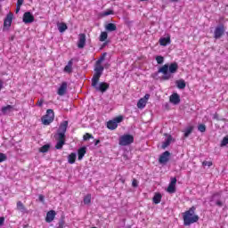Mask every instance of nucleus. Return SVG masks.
<instances>
[{
  "label": "nucleus",
  "instance_id": "f257e3e1",
  "mask_svg": "<svg viewBox=\"0 0 228 228\" xmlns=\"http://www.w3.org/2000/svg\"><path fill=\"white\" fill-rule=\"evenodd\" d=\"M179 70V64L177 62H173L169 66L168 64H165L160 69H159V73L164 74L162 77L163 81H168L171 79L172 74H175Z\"/></svg>",
  "mask_w": 228,
  "mask_h": 228
},
{
  "label": "nucleus",
  "instance_id": "f03ea898",
  "mask_svg": "<svg viewBox=\"0 0 228 228\" xmlns=\"http://www.w3.org/2000/svg\"><path fill=\"white\" fill-rule=\"evenodd\" d=\"M196 209L197 208L191 207L183 214V225L185 227H190L191 224H197L199 222L200 217L195 214Z\"/></svg>",
  "mask_w": 228,
  "mask_h": 228
},
{
  "label": "nucleus",
  "instance_id": "7ed1b4c3",
  "mask_svg": "<svg viewBox=\"0 0 228 228\" xmlns=\"http://www.w3.org/2000/svg\"><path fill=\"white\" fill-rule=\"evenodd\" d=\"M41 122L44 126H50L52 122H54V110L48 109L46 114L41 118Z\"/></svg>",
  "mask_w": 228,
  "mask_h": 228
},
{
  "label": "nucleus",
  "instance_id": "20e7f679",
  "mask_svg": "<svg viewBox=\"0 0 228 228\" xmlns=\"http://www.w3.org/2000/svg\"><path fill=\"white\" fill-rule=\"evenodd\" d=\"M131 143H134V136L126 134L119 137L118 145L121 147H127V145H131Z\"/></svg>",
  "mask_w": 228,
  "mask_h": 228
},
{
  "label": "nucleus",
  "instance_id": "39448f33",
  "mask_svg": "<svg viewBox=\"0 0 228 228\" xmlns=\"http://www.w3.org/2000/svg\"><path fill=\"white\" fill-rule=\"evenodd\" d=\"M124 120V116H118L114 118L112 120L107 122V127L110 131H115L117 127H118V124Z\"/></svg>",
  "mask_w": 228,
  "mask_h": 228
},
{
  "label": "nucleus",
  "instance_id": "423d86ee",
  "mask_svg": "<svg viewBox=\"0 0 228 228\" xmlns=\"http://www.w3.org/2000/svg\"><path fill=\"white\" fill-rule=\"evenodd\" d=\"M92 86L96 90V92H102V94H104L109 88H110V84L106 82H96L95 84L94 81H92Z\"/></svg>",
  "mask_w": 228,
  "mask_h": 228
},
{
  "label": "nucleus",
  "instance_id": "0eeeda50",
  "mask_svg": "<svg viewBox=\"0 0 228 228\" xmlns=\"http://www.w3.org/2000/svg\"><path fill=\"white\" fill-rule=\"evenodd\" d=\"M104 71V67L102 65H96L94 68V74L93 76L92 81H94V85L96 83H99V79H101V77L102 76V72Z\"/></svg>",
  "mask_w": 228,
  "mask_h": 228
},
{
  "label": "nucleus",
  "instance_id": "6e6552de",
  "mask_svg": "<svg viewBox=\"0 0 228 228\" xmlns=\"http://www.w3.org/2000/svg\"><path fill=\"white\" fill-rule=\"evenodd\" d=\"M224 35H225V25L220 24L219 26L216 27L214 31V38H216V40H218L223 37Z\"/></svg>",
  "mask_w": 228,
  "mask_h": 228
},
{
  "label": "nucleus",
  "instance_id": "1a4fd4ad",
  "mask_svg": "<svg viewBox=\"0 0 228 228\" xmlns=\"http://www.w3.org/2000/svg\"><path fill=\"white\" fill-rule=\"evenodd\" d=\"M67 127H69V121L65 120L62 121L59 126L58 130V136H61V138H65V133H67Z\"/></svg>",
  "mask_w": 228,
  "mask_h": 228
},
{
  "label": "nucleus",
  "instance_id": "9d476101",
  "mask_svg": "<svg viewBox=\"0 0 228 228\" xmlns=\"http://www.w3.org/2000/svg\"><path fill=\"white\" fill-rule=\"evenodd\" d=\"M12 20H13V13L9 12L4 20V28H6L7 29H9L12 27Z\"/></svg>",
  "mask_w": 228,
  "mask_h": 228
},
{
  "label": "nucleus",
  "instance_id": "9b49d317",
  "mask_svg": "<svg viewBox=\"0 0 228 228\" xmlns=\"http://www.w3.org/2000/svg\"><path fill=\"white\" fill-rule=\"evenodd\" d=\"M169 160H170V151H164L159 159V163H161L162 165H166V163H168Z\"/></svg>",
  "mask_w": 228,
  "mask_h": 228
},
{
  "label": "nucleus",
  "instance_id": "f8f14e48",
  "mask_svg": "<svg viewBox=\"0 0 228 228\" xmlns=\"http://www.w3.org/2000/svg\"><path fill=\"white\" fill-rule=\"evenodd\" d=\"M85 45H86V35L79 34L77 47L78 49H85Z\"/></svg>",
  "mask_w": 228,
  "mask_h": 228
},
{
  "label": "nucleus",
  "instance_id": "ddd939ff",
  "mask_svg": "<svg viewBox=\"0 0 228 228\" xmlns=\"http://www.w3.org/2000/svg\"><path fill=\"white\" fill-rule=\"evenodd\" d=\"M34 20L35 16H33L31 12H27L23 14V22H25V24H31V22H34Z\"/></svg>",
  "mask_w": 228,
  "mask_h": 228
},
{
  "label": "nucleus",
  "instance_id": "4468645a",
  "mask_svg": "<svg viewBox=\"0 0 228 228\" xmlns=\"http://www.w3.org/2000/svg\"><path fill=\"white\" fill-rule=\"evenodd\" d=\"M220 197H222V193L216 192L212 196L211 201L216 202V206L222 208V206H224V203L220 200Z\"/></svg>",
  "mask_w": 228,
  "mask_h": 228
},
{
  "label": "nucleus",
  "instance_id": "2eb2a0df",
  "mask_svg": "<svg viewBox=\"0 0 228 228\" xmlns=\"http://www.w3.org/2000/svg\"><path fill=\"white\" fill-rule=\"evenodd\" d=\"M169 101L170 102H172V104L177 105L179 104V102H181V96L179 95V94L174 93L169 97Z\"/></svg>",
  "mask_w": 228,
  "mask_h": 228
},
{
  "label": "nucleus",
  "instance_id": "dca6fc26",
  "mask_svg": "<svg viewBox=\"0 0 228 228\" xmlns=\"http://www.w3.org/2000/svg\"><path fill=\"white\" fill-rule=\"evenodd\" d=\"M57 94L61 97H63V95H65V94H67V82L61 83V86L59 87V89L57 91Z\"/></svg>",
  "mask_w": 228,
  "mask_h": 228
},
{
  "label": "nucleus",
  "instance_id": "f3484780",
  "mask_svg": "<svg viewBox=\"0 0 228 228\" xmlns=\"http://www.w3.org/2000/svg\"><path fill=\"white\" fill-rule=\"evenodd\" d=\"M54 216H56V211L54 210L48 211L46 214L45 222H47L48 224H51V222L54 220Z\"/></svg>",
  "mask_w": 228,
  "mask_h": 228
},
{
  "label": "nucleus",
  "instance_id": "a211bd4d",
  "mask_svg": "<svg viewBox=\"0 0 228 228\" xmlns=\"http://www.w3.org/2000/svg\"><path fill=\"white\" fill-rule=\"evenodd\" d=\"M57 143L55 145V149H57L58 151L63 149V146L65 145V137H61V136H58V139H57Z\"/></svg>",
  "mask_w": 228,
  "mask_h": 228
},
{
  "label": "nucleus",
  "instance_id": "6ab92c4d",
  "mask_svg": "<svg viewBox=\"0 0 228 228\" xmlns=\"http://www.w3.org/2000/svg\"><path fill=\"white\" fill-rule=\"evenodd\" d=\"M72 65H74V61L71 59L68 61V64L64 67V72L67 74H72Z\"/></svg>",
  "mask_w": 228,
  "mask_h": 228
},
{
  "label": "nucleus",
  "instance_id": "aec40b11",
  "mask_svg": "<svg viewBox=\"0 0 228 228\" xmlns=\"http://www.w3.org/2000/svg\"><path fill=\"white\" fill-rule=\"evenodd\" d=\"M159 44L163 47H167V45L171 44L170 37L160 38L159 39Z\"/></svg>",
  "mask_w": 228,
  "mask_h": 228
},
{
  "label": "nucleus",
  "instance_id": "412c9836",
  "mask_svg": "<svg viewBox=\"0 0 228 228\" xmlns=\"http://www.w3.org/2000/svg\"><path fill=\"white\" fill-rule=\"evenodd\" d=\"M175 85L179 90H184L186 88V82L183 79L176 80Z\"/></svg>",
  "mask_w": 228,
  "mask_h": 228
},
{
  "label": "nucleus",
  "instance_id": "4be33fe9",
  "mask_svg": "<svg viewBox=\"0 0 228 228\" xmlns=\"http://www.w3.org/2000/svg\"><path fill=\"white\" fill-rule=\"evenodd\" d=\"M2 113L3 115H8V113H12V111H13V106L12 105H7L4 107H2Z\"/></svg>",
  "mask_w": 228,
  "mask_h": 228
},
{
  "label": "nucleus",
  "instance_id": "5701e85b",
  "mask_svg": "<svg viewBox=\"0 0 228 228\" xmlns=\"http://www.w3.org/2000/svg\"><path fill=\"white\" fill-rule=\"evenodd\" d=\"M57 27H58L60 33H65V31H67V29H69V27L67 26V24L65 22L58 23Z\"/></svg>",
  "mask_w": 228,
  "mask_h": 228
},
{
  "label": "nucleus",
  "instance_id": "b1692460",
  "mask_svg": "<svg viewBox=\"0 0 228 228\" xmlns=\"http://www.w3.org/2000/svg\"><path fill=\"white\" fill-rule=\"evenodd\" d=\"M105 29H106V31H109L110 33H111L113 31H117V25L115 23H108L105 26Z\"/></svg>",
  "mask_w": 228,
  "mask_h": 228
},
{
  "label": "nucleus",
  "instance_id": "393cba45",
  "mask_svg": "<svg viewBox=\"0 0 228 228\" xmlns=\"http://www.w3.org/2000/svg\"><path fill=\"white\" fill-rule=\"evenodd\" d=\"M77 154H78V161H81V159L85 158V154H86V147H82L78 149Z\"/></svg>",
  "mask_w": 228,
  "mask_h": 228
},
{
  "label": "nucleus",
  "instance_id": "a878e982",
  "mask_svg": "<svg viewBox=\"0 0 228 228\" xmlns=\"http://www.w3.org/2000/svg\"><path fill=\"white\" fill-rule=\"evenodd\" d=\"M17 209L21 213H28V209H26V207L24 206L23 203H21V201L17 202Z\"/></svg>",
  "mask_w": 228,
  "mask_h": 228
},
{
  "label": "nucleus",
  "instance_id": "bb28decb",
  "mask_svg": "<svg viewBox=\"0 0 228 228\" xmlns=\"http://www.w3.org/2000/svg\"><path fill=\"white\" fill-rule=\"evenodd\" d=\"M170 143H172V135L167 136V140L162 143L161 148L166 149L168 147V145H170Z\"/></svg>",
  "mask_w": 228,
  "mask_h": 228
},
{
  "label": "nucleus",
  "instance_id": "cd10ccee",
  "mask_svg": "<svg viewBox=\"0 0 228 228\" xmlns=\"http://www.w3.org/2000/svg\"><path fill=\"white\" fill-rule=\"evenodd\" d=\"M76 158H77V155L76 153H71L68 156V162L70 164V165H74V163H76Z\"/></svg>",
  "mask_w": 228,
  "mask_h": 228
},
{
  "label": "nucleus",
  "instance_id": "c85d7f7f",
  "mask_svg": "<svg viewBox=\"0 0 228 228\" xmlns=\"http://www.w3.org/2000/svg\"><path fill=\"white\" fill-rule=\"evenodd\" d=\"M146 104L147 102L145 101V99L141 98L137 102V108H139V110H142V108L146 106Z\"/></svg>",
  "mask_w": 228,
  "mask_h": 228
},
{
  "label": "nucleus",
  "instance_id": "c756f323",
  "mask_svg": "<svg viewBox=\"0 0 228 228\" xmlns=\"http://www.w3.org/2000/svg\"><path fill=\"white\" fill-rule=\"evenodd\" d=\"M49 149H51V145L45 144L39 149V152H43V153L49 152Z\"/></svg>",
  "mask_w": 228,
  "mask_h": 228
},
{
  "label": "nucleus",
  "instance_id": "7c9ffc66",
  "mask_svg": "<svg viewBox=\"0 0 228 228\" xmlns=\"http://www.w3.org/2000/svg\"><path fill=\"white\" fill-rule=\"evenodd\" d=\"M191 133H193V126L187 127L184 132V137L188 138Z\"/></svg>",
  "mask_w": 228,
  "mask_h": 228
},
{
  "label": "nucleus",
  "instance_id": "2f4dec72",
  "mask_svg": "<svg viewBox=\"0 0 228 228\" xmlns=\"http://www.w3.org/2000/svg\"><path fill=\"white\" fill-rule=\"evenodd\" d=\"M153 202H154V204H159V202H161V194L160 193H157L154 195Z\"/></svg>",
  "mask_w": 228,
  "mask_h": 228
},
{
  "label": "nucleus",
  "instance_id": "473e14b6",
  "mask_svg": "<svg viewBox=\"0 0 228 228\" xmlns=\"http://www.w3.org/2000/svg\"><path fill=\"white\" fill-rule=\"evenodd\" d=\"M108 38V32L103 31L100 35V42H105Z\"/></svg>",
  "mask_w": 228,
  "mask_h": 228
},
{
  "label": "nucleus",
  "instance_id": "72a5a7b5",
  "mask_svg": "<svg viewBox=\"0 0 228 228\" xmlns=\"http://www.w3.org/2000/svg\"><path fill=\"white\" fill-rule=\"evenodd\" d=\"M107 55H108L107 53H103L102 54V56L100 57V59L96 61V65H101V63H102V61H104V60H106Z\"/></svg>",
  "mask_w": 228,
  "mask_h": 228
},
{
  "label": "nucleus",
  "instance_id": "f704fd0d",
  "mask_svg": "<svg viewBox=\"0 0 228 228\" xmlns=\"http://www.w3.org/2000/svg\"><path fill=\"white\" fill-rule=\"evenodd\" d=\"M90 202H92V195L91 194H87L84 198V204H90Z\"/></svg>",
  "mask_w": 228,
  "mask_h": 228
},
{
  "label": "nucleus",
  "instance_id": "c9c22d12",
  "mask_svg": "<svg viewBox=\"0 0 228 228\" xmlns=\"http://www.w3.org/2000/svg\"><path fill=\"white\" fill-rule=\"evenodd\" d=\"M115 12L113 10H107L102 13V17H108V15H113Z\"/></svg>",
  "mask_w": 228,
  "mask_h": 228
},
{
  "label": "nucleus",
  "instance_id": "e433bc0d",
  "mask_svg": "<svg viewBox=\"0 0 228 228\" xmlns=\"http://www.w3.org/2000/svg\"><path fill=\"white\" fill-rule=\"evenodd\" d=\"M167 191L168 193H175V185H169L167 186Z\"/></svg>",
  "mask_w": 228,
  "mask_h": 228
},
{
  "label": "nucleus",
  "instance_id": "4c0bfd02",
  "mask_svg": "<svg viewBox=\"0 0 228 228\" xmlns=\"http://www.w3.org/2000/svg\"><path fill=\"white\" fill-rule=\"evenodd\" d=\"M225 145H228V135L224 137L221 142V147H225Z\"/></svg>",
  "mask_w": 228,
  "mask_h": 228
},
{
  "label": "nucleus",
  "instance_id": "58836bf2",
  "mask_svg": "<svg viewBox=\"0 0 228 228\" xmlns=\"http://www.w3.org/2000/svg\"><path fill=\"white\" fill-rule=\"evenodd\" d=\"M156 61L159 65H161L163 63V61H165V58H163V56H157Z\"/></svg>",
  "mask_w": 228,
  "mask_h": 228
},
{
  "label": "nucleus",
  "instance_id": "ea45409f",
  "mask_svg": "<svg viewBox=\"0 0 228 228\" xmlns=\"http://www.w3.org/2000/svg\"><path fill=\"white\" fill-rule=\"evenodd\" d=\"M198 130H199L200 133H206V125L200 124V125L198 126Z\"/></svg>",
  "mask_w": 228,
  "mask_h": 228
},
{
  "label": "nucleus",
  "instance_id": "a19ab883",
  "mask_svg": "<svg viewBox=\"0 0 228 228\" xmlns=\"http://www.w3.org/2000/svg\"><path fill=\"white\" fill-rule=\"evenodd\" d=\"M6 159H8L6 154L0 152V163H3V161H6Z\"/></svg>",
  "mask_w": 228,
  "mask_h": 228
},
{
  "label": "nucleus",
  "instance_id": "79ce46f5",
  "mask_svg": "<svg viewBox=\"0 0 228 228\" xmlns=\"http://www.w3.org/2000/svg\"><path fill=\"white\" fill-rule=\"evenodd\" d=\"M90 138H94V135L90 134L89 133H86L84 136H83V140L85 142H86L87 140H90Z\"/></svg>",
  "mask_w": 228,
  "mask_h": 228
},
{
  "label": "nucleus",
  "instance_id": "37998d69",
  "mask_svg": "<svg viewBox=\"0 0 228 228\" xmlns=\"http://www.w3.org/2000/svg\"><path fill=\"white\" fill-rule=\"evenodd\" d=\"M202 165H203V167H213V162L212 161L204 160L202 162Z\"/></svg>",
  "mask_w": 228,
  "mask_h": 228
},
{
  "label": "nucleus",
  "instance_id": "c03bdc74",
  "mask_svg": "<svg viewBox=\"0 0 228 228\" xmlns=\"http://www.w3.org/2000/svg\"><path fill=\"white\" fill-rule=\"evenodd\" d=\"M176 183H177V178L174 177L171 179V183L169 184L175 186Z\"/></svg>",
  "mask_w": 228,
  "mask_h": 228
},
{
  "label": "nucleus",
  "instance_id": "a18cd8bd",
  "mask_svg": "<svg viewBox=\"0 0 228 228\" xmlns=\"http://www.w3.org/2000/svg\"><path fill=\"white\" fill-rule=\"evenodd\" d=\"M132 186L134 188H138V181L136 179H134L132 182Z\"/></svg>",
  "mask_w": 228,
  "mask_h": 228
},
{
  "label": "nucleus",
  "instance_id": "49530a36",
  "mask_svg": "<svg viewBox=\"0 0 228 228\" xmlns=\"http://www.w3.org/2000/svg\"><path fill=\"white\" fill-rule=\"evenodd\" d=\"M45 198L44 197V195L40 194L39 195V201L40 202H45Z\"/></svg>",
  "mask_w": 228,
  "mask_h": 228
},
{
  "label": "nucleus",
  "instance_id": "de8ad7c7",
  "mask_svg": "<svg viewBox=\"0 0 228 228\" xmlns=\"http://www.w3.org/2000/svg\"><path fill=\"white\" fill-rule=\"evenodd\" d=\"M43 104H44V100H40L37 102V106H39V108H42Z\"/></svg>",
  "mask_w": 228,
  "mask_h": 228
},
{
  "label": "nucleus",
  "instance_id": "09e8293b",
  "mask_svg": "<svg viewBox=\"0 0 228 228\" xmlns=\"http://www.w3.org/2000/svg\"><path fill=\"white\" fill-rule=\"evenodd\" d=\"M23 3H24V0H18L17 1L18 6H22Z\"/></svg>",
  "mask_w": 228,
  "mask_h": 228
},
{
  "label": "nucleus",
  "instance_id": "8fccbe9b",
  "mask_svg": "<svg viewBox=\"0 0 228 228\" xmlns=\"http://www.w3.org/2000/svg\"><path fill=\"white\" fill-rule=\"evenodd\" d=\"M20 6L19 5V4H16V13H19V12H20Z\"/></svg>",
  "mask_w": 228,
  "mask_h": 228
},
{
  "label": "nucleus",
  "instance_id": "3c124183",
  "mask_svg": "<svg viewBox=\"0 0 228 228\" xmlns=\"http://www.w3.org/2000/svg\"><path fill=\"white\" fill-rule=\"evenodd\" d=\"M149 97H151V94H145L144 97L142 99H144L147 102V101H149Z\"/></svg>",
  "mask_w": 228,
  "mask_h": 228
},
{
  "label": "nucleus",
  "instance_id": "603ef678",
  "mask_svg": "<svg viewBox=\"0 0 228 228\" xmlns=\"http://www.w3.org/2000/svg\"><path fill=\"white\" fill-rule=\"evenodd\" d=\"M99 143H101V140H96V141L94 142V145H95V146L99 145Z\"/></svg>",
  "mask_w": 228,
  "mask_h": 228
},
{
  "label": "nucleus",
  "instance_id": "864d4df0",
  "mask_svg": "<svg viewBox=\"0 0 228 228\" xmlns=\"http://www.w3.org/2000/svg\"><path fill=\"white\" fill-rule=\"evenodd\" d=\"M214 118H215L216 120H218V114H217V113H216V114L214 115Z\"/></svg>",
  "mask_w": 228,
  "mask_h": 228
},
{
  "label": "nucleus",
  "instance_id": "5fc2aeb1",
  "mask_svg": "<svg viewBox=\"0 0 228 228\" xmlns=\"http://www.w3.org/2000/svg\"><path fill=\"white\" fill-rule=\"evenodd\" d=\"M171 3H179L181 0H169Z\"/></svg>",
  "mask_w": 228,
  "mask_h": 228
},
{
  "label": "nucleus",
  "instance_id": "6e6d98bb",
  "mask_svg": "<svg viewBox=\"0 0 228 228\" xmlns=\"http://www.w3.org/2000/svg\"><path fill=\"white\" fill-rule=\"evenodd\" d=\"M1 88H3V85H2L1 82H0V90H1Z\"/></svg>",
  "mask_w": 228,
  "mask_h": 228
},
{
  "label": "nucleus",
  "instance_id": "4d7b16f0",
  "mask_svg": "<svg viewBox=\"0 0 228 228\" xmlns=\"http://www.w3.org/2000/svg\"><path fill=\"white\" fill-rule=\"evenodd\" d=\"M106 45V43L103 44V46Z\"/></svg>",
  "mask_w": 228,
  "mask_h": 228
},
{
  "label": "nucleus",
  "instance_id": "13d9d810",
  "mask_svg": "<svg viewBox=\"0 0 228 228\" xmlns=\"http://www.w3.org/2000/svg\"><path fill=\"white\" fill-rule=\"evenodd\" d=\"M92 228H97V227H92Z\"/></svg>",
  "mask_w": 228,
  "mask_h": 228
}]
</instances>
